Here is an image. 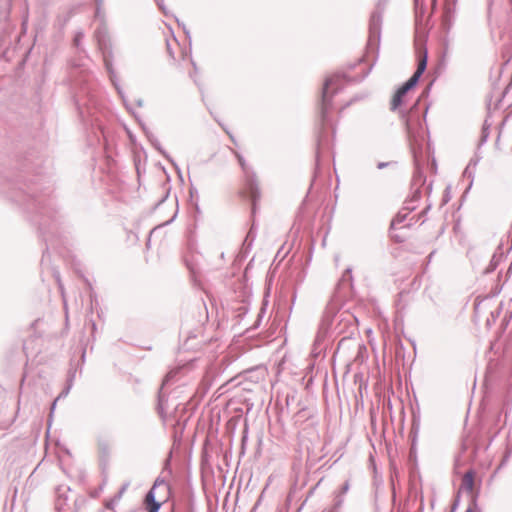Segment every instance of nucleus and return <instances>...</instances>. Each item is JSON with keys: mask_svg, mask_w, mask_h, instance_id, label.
Here are the masks:
<instances>
[{"mask_svg": "<svg viewBox=\"0 0 512 512\" xmlns=\"http://www.w3.org/2000/svg\"><path fill=\"white\" fill-rule=\"evenodd\" d=\"M474 486H475V472L473 470L467 471L463 477L460 486V490L466 491L472 495V501H476V496L474 495Z\"/></svg>", "mask_w": 512, "mask_h": 512, "instance_id": "obj_5", "label": "nucleus"}, {"mask_svg": "<svg viewBox=\"0 0 512 512\" xmlns=\"http://www.w3.org/2000/svg\"><path fill=\"white\" fill-rule=\"evenodd\" d=\"M166 49L171 59L170 65L176 73L180 74L182 68L189 65L195 68V64L190 59V49L187 45L180 44L175 37L166 40Z\"/></svg>", "mask_w": 512, "mask_h": 512, "instance_id": "obj_1", "label": "nucleus"}, {"mask_svg": "<svg viewBox=\"0 0 512 512\" xmlns=\"http://www.w3.org/2000/svg\"><path fill=\"white\" fill-rule=\"evenodd\" d=\"M160 490H167L165 484H154L145 497V507L148 512H158L161 505L165 502L164 498H158L157 494Z\"/></svg>", "mask_w": 512, "mask_h": 512, "instance_id": "obj_3", "label": "nucleus"}, {"mask_svg": "<svg viewBox=\"0 0 512 512\" xmlns=\"http://www.w3.org/2000/svg\"><path fill=\"white\" fill-rule=\"evenodd\" d=\"M349 487H350L349 483H348V482H346V483L342 486V488H341V493H342V494H345V493L349 490Z\"/></svg>", "mask_w": 512, "mask_h": 512, "instance_id": "obj_10", "label": "nucleus"}, {"mask_svg": "<svg viewBox=\"0 0 512 512\" xmlns=\"http://www.w3.org/2000/svg\"><path fill=\"white\" fill-rule=\"evenodd\" d=\"M402 222H403L402 219L396 218L391 223L390 235H391V238L394 239L396 242H402L405 239L404 236L397 233L398 230L405 227V225H402Z\"/></svg>", "mask_w": 512, "mask_h": 512, "instance_id": "obj_7", "label": "nucleus"}, {"mask_svg": "<svg viewBox=\"0 0 512 512\" xmlns=\"http://www.w3.org/2000/svg\"><path fill=\"white\" fill-rule=\"evenodd\" d=\"M414 86L415 80L409 79L396 91L391 100V110H396L403 104L406 93Z\"/></svg>", "mask_w": 512, "mask_h": 512, "instance_id": "obj_4", "label": "nucleus"}, {"mask_svg": "<svg viewBox=\"0 0 512 512\" xmlns=\"http://www.w3.org/2000/svg\"><path fill=\"white\" fill-rule=\"evenodd\" d=\"M338 81H339V77L336 75H333V76L328 77L324 82L323 91H322V98H323L322 113H323V115L325 114V111H326V100H327V97L329 94V90H330V88H333L337 84Z\"/></svg>", "mask_w": 512, "mask_h": 512, "instance_id": "obj_6", "label": "nucleus"}, {"mask_svg": "<svg viewBox=\"0 0 512 512\" xmlns=\"http://www.w3.org/2000/svg\"><path fill=\"white\" fill-rule=\"evenodd\" d=\"M427 66V54L426 52H422L419 56L418 67L413 76L410 79L415 80V84L418 82L420 76L423 74Z\"/></svg>", "mask_w": 512, "mask_h": 512, "instance_id": "obj_8", "label": "nucleus"}, {"mask_svg": "<svg viewBox=\"0 0 512 512\" xmlns=\"http://www.w3.org/2000/svg\"><path fill=\"white\" fill-rule=\"evenodd\" d=\"M235 155H236L238 162L245 174L244 187L242 189V194L247 196L248 198H250V200L252 202V210L254 212L255 207H256V202L260 198V191H259L257 183L255 181L254 174L251 173L244 158L238 152H235Z\"/></svg>", "mask_w": 512, "mask_h": 512, "instance_id": "obj_2", "label": "nucleus"}, {"mask_svg": "<svg viewBox=\"0 0 512 512\" xmlns=\"http://www.w3.org/2000/svg\"><path fill=\"white\" fill-rule=\"evenodd\" d=\"M433 5L436 3V0H432Z\"/></svg>", "mask_w": 512, "mask_h": 512, "instance_id": "obj_11", "label": "nucleus"}, {"mask_svg": "<svg viewBox=\"0 0 512 512\" xmlns=\"http://www.w3.org/2000/svg\"><path fill=\"white\" fill-rule=\"evenodd\" d=\"M465 512H481V511L477 505V502L475 500H473V502H471V504L469 505V507L467 508V510Z\"/></svg>", "mask_w": 512, "mask_h": 512, "instance_id": "obj_9", "label": "nucleus"}]
</instances>
